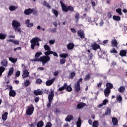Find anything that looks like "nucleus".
<instances>
[{
	"instance_id": "dca6fc26",
	"label": "nucleus",
	"mask_w": 127,
	"mask_h": 127,
	"mask_svg": "<svg viewBox=\"0 0 127 127\" xmlns=\"http://www.w3.org/2000/svg\"><path fill=\"white\" fill-rule=\"evenodd\" d=\"M127 50H122L120 51L119 55L122 57H125L127 56Z\"/></svg>"
},
{
	"instance_id": "c85d7f7f",
	"label": "nucleus",
	"mask_w": 127,
	"mask_h": 127,
	"mask_svg": "<svg viewBox=\"0 0 127 127\" xmlns=\"http://www.w3.org/2000/svg\"><path fill=\"white\" fill-rule=\"evenodd\" d=\"M114 86L113 85V84L108 82L106 84V88L107 89H110V90L113 89Z\"/></svg>"
},
{
	"instance_id": "603ef678",
	"label": "nucleus",
	"mask_w": 127,
	"mask_h": 127,
	"mask_svg": "<svg viewBox=\"0 0 127 127\" xmlns=\"http://www.w3.org/2000/svg\"><path fill=\"white\" fill-rule=\"evenodd\" d=\"M5 70V68L3 66H0V72L3 73Z\"/></svg>"
},
{
	"instance_id": "09e8293b",
	"label": "nucleus",
	"mask_w": 127,
	"mask_h": 127,
	"mask_svg": "<svg viewBox=\"0 0 127 127\" xmlns=\"http://www.w3.org/2000/svg\"><path fill=\"white\" fill-rule=\"evenodd\" d=\"M75 76H76V73H75L74 72H71L70 74L69 75V78L70 79H73V78H74V77H75Z\"/></svg>"
},
{
	"instance_id": "58836bf2",
	"label": "nucleus",
	"mask_w": 127,
	"mask_h": 127,
	"mask_svg": "<svg viewBox=\"0 0 127 127\" xmlns=\"http://www.w3.org/2000/svg\"><path fill=\"white\" fill-rule=\"evenodd\" d=\"M6 37V34H3L2 33H0V39L1 40H4L5 38Z\"/></svg>"
},
{
	"instance_id": "9d476101",
	"label": "nucleus",
	"mask_w": 127,
	"mask_h": 127,
	"mask_svg": "<svg viewBox=\"0 0 127 127\" xmlns=\"http://www.w3.org/2000/svg\"><path fill=\"white\" fill-rule=\"evenodd\" d=\"M91 47L93 50L96 51V50H98V49H100L101 50V46L100 45L97 44V42H94L91 45Z\"/></svg>"
},
{
	"instance_id": "e2e57ef3",
	"label": "nucleus",
	"mask_w": 127,
	"mask_h": 127,
	"mask_svg": "<svg viewBox=\"0 0 127 127\" xmlns=\"http://www.w3.org/2000/svg\"><path fill=\"white\" fill-rule=\"evenodd\" d=\"M35 103H38L39 102V97L37 96L35 98Z\"/></svg>"
},
{
	"instance_id": "1a4fd4ad",
	"label": "nucleus",
	"mask_w": 127,
	"mask_h": 127,
	"mask_svg": "<svg viewBox=\"0 0 127 127\" xmlns=\"http://www.w3.org/2000/svg\"><path fill=\"white\" fill-rule=\"evenodd\" d=\"M41 55H42V53L41 52H37L35 55V59L31 60V61H33L34 62H40V61L37 60H39V59H40V58H39V57H40Z\"/></svg>"
},
{
	"instance_id": "393cba45",
	"label": "nucleus",
	"mask_w": 127,
	"mask_h": 127,
	"mask_svg": "<svg viewBox=\"0 0 127 127\" xmlns=\"http://www.w3.org/2000/svg\"><path fill=\"white\" fill-rule=\"evenodd\" d=\"M112 123L114 126H118V124H119L118 119L116 117H113L112 118Z\"/></svg>"
},
{
	"instance_id": "680f3d73",
	"label": "nucleus",
	"mask_w": 127,
	"mask_h": 127,
	"mask_svg": "<svg viewBox=\"0 0 127 127\" xmlns=\"http://www.w3.org/2000/svg\"><path fill=\"white\" fill-rule=\"evenodd\" d=\"M107 16L109 18H112V13L111 12H109L107 13Z\"/></svg>"
},
{
	"instance_id": "a18cd8bd",
	"label": "nucleus",
	"mask_w": 127,
	"mask_h": 127,
	"mask_svg": "<svg viewBox=\"0 0 127 127\" xmlns=\"http://www.w3.org/2000/svg\"><path fill=\"white\" fill-rule=\"evenodd\" d=\"M116 11L117 13L119 14V15H123V12H122V9L121 8L116 9Z\"/></svg>"
},
{
	"instance_id": "37998d69",
	"label": "nucleus",
	"mask_w": 127,
	"mask_h": 127,
	"mask_svg": "<svg viewBox=\"0 0 127 127\" xmlns=\"http://www.w3.org/2000/svg\"><path fill=\"white\" fill-rule=\"evenodd\" d=\"M52 11L54 13V14H55L56 17H58V11L53 8L52 9Z\"/></svg>"
},
{
	"instance_id": "8fccbe9b",
	"label": "nucleus",
	"mask_w": 127,
	"mask_h": 127,
	"mask_svg": "<svg viewBox=\"0 0 127 127\" xmlns=\"http://www.w3.org/2000/svg\"><path fill=\"white\" fill-rule=\"evenodd\" d=\"M117 101H118L119 103H121L122 101H123V97L121 95H119L118 97H117Z\"/></svg>"
},
{
	"instance_id": "ddd939ff",
	"label": "nucleus",
	"mask_w": 127,
	"mask_h": 127,
	"mask_svg": "<svg viewBox=\"0 0 127 127\" xmlns=\"http://www.w3.org/2000/svg\"><path fill=\"white\" fill-rule=\"evenodd\" d=\"M22 76L23 79H25V78H27V77H29V72L28 70L26 69L23 70Z\"/></svg>"
},
{
	"instance_id": "4d7b16f0",
	"label": "nucleus",
	"mask_w": 127,
	"mask_h": 127,
	"mask_svg": "<svg viewBox=\"0 0 127 127\" xmlns=\"http://www.w3.org/2000/svg\"><path fill=\"white\" fill-rule=\"evenodd\" d=\"M107 103H109V100L108 99H105L103 101V104L105 106V105H107Z\"/></svg>"
},
{
	"instance_id": "e433bc0d",
	"label": "nucleus",
	"mask_w": 127,
	"mask_h": 127,
	"mask_svg": "<svg viewBox=\"0 0 127 127\" xmlns=\"http://www.w3.org/2000/svg\"><path fill=\"white\" fill-rule=\"evenodd\" d=\"M9 61H11L12 63H16L17 62V59H15L12 57L9 58Z\"/></svg>"
},
{
	"instance_id": "6ab92c4d",
	"label": "nucleus",
	"mask_w": 127,
	"mask_h": 127,
	"mask_svg": "<svg viewBox=\"0 0 127 127\" xmlns=\"http://www.w3.org/2000/svg\"><path fill=\"white\" fill-rule=\"evenodd\" d=\"M111 44L113 47H118V41H117V39H112L111 41Z\"/></svg>"
},
{
	"instance_id": "774afa93",
	"label": "nucleus",
	"mask_w": 127,
	"mask_h": 127,
	"mask_svg": "<svg viewBox=\"0 0 127 127\" xmlns=\"http://www.w3.org/2000/svg\"><path fill=\"white\" fill-rule=\"evenodd\" d=\"M32 12L33 14H37V11L35 9H32Z\"/></svg>"
},
{
	"instance_id": "ea45409f",
	"label": "nucleus",
	"mask_w": 127,
	"mask_h": 127,
	"mask_svg": "<svg viewBox=\"0 0 127 127\" xmlns=\"http://www.w3.org/2000/svg\"><path fill=\"white\" fill-rule=\"evenodd\" d=\"M93 127H99V122L98 121H94L92 123Z\"/></svg>"
},
{
	"instance_id": "bb28decb",
	"label": "nucleus",
	"mask_w": 127,
	"mask_h": 127,
	"mask_svg": "<svg viewBox=\"0 0 127 127\" xmlns=\"http://www.w3.org/2000/svg\"><path fill=\"white\" fill-rule=\"evenodd\" d=\"M1 65L2 67H7V61L4 60L1 62Z\"/></svg>"
},
{
	"instance_id": "f8f14e48",
	"label": "nucleus",
	"mask_w": 127,
	"mask_h": 127,
	"mask_svg": "<svg viewBox=\"0 0 127 127\" xmlns=\"http://www.w3.org/2000/svg\"><path fill=\"white\" fill-rule=\"evenodd\" d=\"M25 24L27 25V27L30 28V27H32L34 25L33 23H30V20L27 19L25 21Z\"/></svg>"
},
{
	"instance_id": "3c124183",
	"label": "nucleus",
	"mask_w": 127,
	"mask_h": 127,
	"mask_svg": "<svg viewBox=\"0 0 127 127\" xmlns=\"http://www.w3.org/2000/svg\"><path fill=\"white\" fill-rule=\"evenodd\" d=\"M65 62H66L65 59H62L60 60V64H65Z\"/></svg>"
},
{
	"instance_id": "5701e85b",
	"label": "nucleus",
	"mask_w": 127,
	"mask_h": 127,
	"mask_svg": "<svg viewBox=\"0 0 127 127\" xmlns=\"http://www.w3.org/2000/svg\"><path fill=\"white\" fill-rule=\"evenodd\" d=\"M74 17L76 23H78L79 22V19H80V13L78 12L76 13Z\"/></svg>"
},
{
	"instance_id": "20e7f679",
	"label": "nucleus",
	"mask_w": 127,
	"mask_h": 127,
	"mask_svg": "<svg viewBox=\"0 0 127 127\" xmlns=\"http://www.w3.org/2000/svg\"><path fill=\"white\" fill-rule=\"evenodd\" d=\"M20 23L16 20H13L12 22V26L13 27L14 30L16 32H21V28L19 27L20 26Z\"/></svg>"
},
{
	"instance_id": "4be33fe9",
	"label": "nucleus",
	"mask_w": 127,
	"mask_h": 127,
	"mask_svg": "<svg viewBox=\"0 0 127 127\" xmlns=\"http://www.w3.org/2000/svg\"><path fill=\"white\" fill-rule=\"evenodd\" d=\"M75 46V45L72 43H69L67 45V48L68 50H71V49H73L74 48V47Z\"/></svg>"
},
{
	"instance_id": "39448f33",
	"label": "nucleus",
	"mask_w": 127,
	"mask_h": 127,
	"mask_svg": "<svg viewBox=\"0 0 127 127\" xmlns=\"http://www.w3.org/2000/svg\"><path fill=\"white\" fill-rule=\"evenodd\" d=\"M54 98V90L51 89L50 94L48 95L49 103L47 104V108H50L51 107V104H52V100Z\"/></svg>"
},
{
	"instance_id": "6e6d98bb",
	"label": "nucleus",
	"mask_w": 127,
	"mask_h": 127,
	"mask_svg": "<svg viewBox=\"0 0 127 127\" xmlns=\"http://www.w3.org/2000/svg\"><path fill=\"white\" fill-rule=\"evenodd\" d=\"M36 83L37 84H41V83H42V80H41L40 78H38L36 80Z\"/></svg>"
},
{
	"instance_id": "bf43d9fd",
	"label": "nucleus",
	"mask_w": 127,
	"mask_h": 127,
	"mask_svg": "<svg viewBox=\"0 0 127 127\" xmlns=\"http://www.w3.org/2000/svg\"><path fill=\"white\" fill-rule=\"evenodd\" d=\"M13 43L14 44H16V45H19V41H18L17 40H14L13 41Z\"/></svg>"
},
{
	"instance_id": "6e6552de",
	"label": "nucleus",
	"mask_w": 127,
	"mask_h": 127,
	"mask_svg": "<svg viewBox=\"0 0 127 127\" xmlns=\"http://www.w3.org/2000/svg\"><path fill=\"white\" fill-rule=\"evenodd\" d=\"M6 87L7 88H9V97H14L15 96H16V92H15V91L12 90V86L6 85Z\"/></svg>"
},
{
	"instance_id": "0eeeda50",
	"label": "nucleus",
	"mask_w": 127,
	"mask_h": 127,
	"mask_svg": "<svg viewBox=\"0 0 127 127\" xmlns=\"http://www.w3.org/2000/svg\"><path fill=\"white\" fill-rule=\"evenodd\" d=\"M33 112H34V107H33V105L31 104L30 107H27L26 114L27 116H31L33 114Z\"/></svg>"
},
{
	"instance_id": "4468645a",
	"label": "nucleus",
	"mask_w": 127,
	"mask_h": 127,
	"mask_svg": "<svg viewBox=\"0 0 127 127\" xmlns=\"http://www.w3.org/2000/svg\"><path fill=\"white\" fill-rule=\"evenodd\" d=\"M85 106H87L86 103L81 102L77 105L76 108L78 110H80L81 109H83V108H84Z\"/></svg>"
},
{
	"instance_id": "b1692460",
	"label": "nucleus",
	"mask_w": 127,
	"mask_h": 127,
	"mask_svg": "<svg viewBox=\"0 0 127 127\" xmlns=\"http://www.w3.org/2000/svg\"><path fill=\"white\" fill-rule=\"evenodd\" d=\"M13 72H14V69L13 68V67L9 68L7 74V77H10V76L13 74Z\"/></svg>"
},
{
	"instance_id": "423d86ee",
	"label": "nucleus",
	"mask_w": 127,
	"mask_h": 127,
	"mask_svg": "<svg viewBox=\"0 0 127 127\" xmlns=\"http://www.w3.org/2000/svg\"><path fill=\"white\" fill-rule=\"evenodd\" d=\"M83 81V78H80L76 83H74V89L77 93L81 91V85L80 83Z\"/></svg>"
},
{
	"instance_id": "2eb2a0df",
	"label": "nucleus",
	"mask_w": 127,
	"mask_h": 127,
	"mask_svg": "<svg viewBox=\"0 0 127 127\" xmlns=\"http://www.w3.org/2000/svg\"><path fill=\"white\" fill-rule=\"evenodd\" d=\"M54 81H55V77L53 78L51 80H48L46 82V86H51L53 83H54Z\"/></svg>"
},
{
	"instance_id": "c756f323",
	"label": "nucleus",
	"mask_w": 127,
	"mask_h": 127,
	"mask_svg": "<svg viewBox=\"0 0 127 127\" xmlns=\"http://www.w3.org/2000/svg\"><path fill=\"white\" fill-rule=\"evenodd\" d=\"M125 90L126 88L124 86H122L120 87V88H118V91L120 92V93H124Z\"/></svg>"
},
{
	"instance_id": "f3484780",
	"label": "nucleus",
	"mask_w": 127,
	"mask_h": 127,
	"mask_svg": "<svg viewBox=\"0 0 127 127\" xmlns=\"http://www.w3.org/2000/svg\"><path fill=\"white\" fill-rule=\"evenodd\" d=\"M32 9L29 8L28 9H25L24 13L25 15H29L31 13H32Z\"/></svg>"
},
{
	"instance_id": "052dcab7",
	"label": "nucleus",
	"mask_w": 127,
	"mask_h": 127,
	"mask_svg": "<svg viewBox=\"0 0 127 127\" xmlns=\"http://www.w3.org/2000/svg\"><path fill=\"white\" fill-rule=\"evenodd\" d=\"M58 74H59V71L57 70L56 71L54 72V76H55V77H56V76H58Z\"/></svg>"
},
{
	"instance_id": "c03bdc74",
	"label": "nucleus",
	"mask_w": 127,
	"mask_h": 127,
	"mask_svg": "<svg viewBox=\"0 0 127 127\" xmlns=\"http://www.w3.org/2000/svg\"><path fill=\"white\" fill-rule=\"evenodd\" d=\"M44 48L46 51H49L50 50H51V48H50V47L48 45H45L44 46Z\"/></svg>"
},
{
	"instance_id": "864d4df0",
	"label": "nucleus",
	"mask_w": 127,
	"mask_h": 127,
	"mask_svg": "<svg viewBox=\"0 0 127 127\" xmlns=\"http://www.w3.org/2000/svg\"><path fill=\"white\" fill-rule=\"evenodd\" d=\"M15 77H19V76H20V71L19 70H18L15 75Z\"/></svg>"
},
{
	"instance_id": "cd10ccee",
	"label": "nucleus",
	"mask_w": 127,
	"mask_h": 127,
	"mask_svg": "<svg viewBox=\"0 0 127 127\" xmlns=\"http://www.w3.org/2000/svg\"><path fill=\"white\" fill-rule=\"evenodd\" d=\"M7 115H8V113L5 112L4 114L2 115V120H3V121H6V120H7Z\"/></svg>"
},
{
	"instance_id": "7c9ffc66",
	"label": "nucleus",
	"mask_w": 127,
	"mask_h": 127,
	"mask_svg": "<svg viewBox=\"0 0 127 127\" xmlns=\"http://www.w3.org/2000/svg\"><path fill=\"white\" fill-rule=\"evenodd\" d=\"M30 84H31V82L29 80H26V81L24 82V86L25 87H28V86H30Z\"/></svg>"
},
{
	"instance_id": "a211bd4d",
	"label": "nucleus",
	"mask_w": 127,
	"mask_h": 127,
	"mask_svg": "<svg viewBox=\"0 0 127 127\" xmlns=\"http://www.w3.org/2000/svg\"><path fill=\"white\" fill-rule=\"evenodd\" d=\"M33 93L36 96H41V95L43 94V91H42V90L39 91L38 90H34Z\"/></svg>"
},
{
	"instance_id": "49530a36",
	"label": "nucleus",
	"mask_w": 127,
	"mask_h": 127,
	"mask_svg": "<svg viewBox=\"0 0 127 127\" xmlns=\"http://www.w3.org/2000/svg\"><path fill=\"white\" fill-rule=\"evenodd\" d=\"M89 79H91V74H88L85 75L84 81H89Z\"/></svg>"
},
{
	"instance_id": "338daca9",
	"label": "nucleus",
	"mask_w": 127,
	"mask_h": 127,
	"mask_svg": "<svg viewBox=\"0 0 127 127\" xmlns=\"http://www.w3.org/2000/svg\"><path fill=\"white\" fill-rule=\"evenodd\" d=\"M108 42H109V40H105L103 41V44H108Z\"/></svg>"
},
{
	"instance_id": "473e14b6",
	"label": "nucleus",
	"mask_w": 127,
	"mask_h": 127,
	"mask_svg": "<svg viewBox=\"0 0 127 127\" xmlns=\"http://www.w3.org/2000/svg\"><path fill=\"white\" fill-rule=\"evenodd\" d=\"M81 125H82V120H81V117H79L76 122V126L77 127H81Z\"/></svg>"
},
{
	"instance_id": "c9c22d12",
	"label": "nucleus",
	"mask_w": 127,
	"mask_h": 127,
	"mask_svg": "<svg viewBox=\"0 0 127 127\" xmlns=\"http://www.w3.org/2000/svg\"><path fill=\"white\" fill-rule=\"evenodd\" d=\"M113 18L114 20H116V21H120L121 20V17L120 16L114 15Z\"/></svg>"
},
{
	"instance_id": "a19ab883",
	"label": "nucleus",
	"mask_w": 127,
	"mask_h": 127,
	"mask_svg": "<svg viewBox=\"0 0 127 127\" xmlns=\"http://www.w3.org/2000/svg\"><path fill=\"white\" fill-rule=\"evenodd\" d=\"M111 108L108 107L107 111L105 113V116H108V115H111Z\"/></svg>"
},
{
	"instance_id": "13d9d810",
	"label": "nucleus",
	"mask_w": 127,
	"mask_h": 127,
	"mask_svg": "<svg viewBox=\"0 0 127 127\" xmlns=\"http://www.w3.org/2000/svg\"><path fill=\"white\" fill-rule=\"evenodd\" d=\"M56 31H57V29H56V28H53L51 30V32H52L53 33H56Z\"/></svg>"
},
{
	"instance_id": "5fc2aeb1",
	"label": "nucleus",
	"mask_w": 127,
	"mask_h": 127,
	"mask_svg": "<svg viewBox=\"0 0 127 127\" xmlns=\"http://www.w3.org/2000/svg\"><path fill=\"white\" fill-rule=\"evenodd\" d=\"M49 43L51 45H52L53 44H54L55 43V40H51L49 41Z\"/></svg>"
},
{
	"instance_id": "f704fd0d",
	"label": "nucleus",
	"mask_w": 127,
	"mask_h": 127,
	"mask_svg": "<svg viewBox=\"0 0 127 127\" xmlns=\"http://www.w3.org/2000/svg\"><path fill=\"white\" fill-rule=\"evenodd\" d=\"M60 57H61V58H63V59H66V58L68 57V54H61L60 55Z\"/></svg>"
},
{
	"instance_id": "79ce46f5",
	"label": "nucleus",
	"mask_w": 127,
	"mask_h": 127,
	"mask_svg": "<svg viewBox=\"0 0 127 127\" xmlns=\"http://www.w3.org/2000/svg\"><path fill=\"white\" fill-rule=\"evenodd\" d=\"M110 53H114V54H118V52L117 50H116V48H113L112 49H111L110 51Z\"/></svg>"
},
{
	"instance_id": "7ed1b4c3",
	"label": "nucleus",
	"mask_w": 127,
	"mask_h": 127,
	"mask_svg": "<svg viewBox=\"0 0 127 127\" xmlns=\"http://www.w3.org/2000/svg\"><path fill=\"white\" fill-rule=\"evenodd\" d=\"M60 4L62 6V9L63 11H64V12H68L69 10V11H74V7L72 6H66V5L63 3V1L62 0L60 1Z\"/></svg>"
},
{
	"instance_id": "0e129e2a",
	"label": "nucleus",
	"mask_w": 127,
	"mask_h": 127,
	"mask_svg": "<svg viewBox=\"0 0 127 127\" xmlns=\"http://www.w3.org/2000/svg\"><path fill=\"white\" fill-rule=\"evenodd\" d=\"M70 30L71 32H72V33H76V29H75L74 28H70Z\"/></svg>"
},
{
	"instance_id": "72a5a7b5",
	"label": "nucleus",
	"mask_w": 127,
	"mask_h": 127,
	"mask_svg": "<svg viewBox=\"0 0 127 127\" xmlns=\"http://www.w3.org/2000/svg\"><path fill=\"white\" fill-rule=\"evenodd\" d=\"M9 9L10 11H13L15 10V9H17V6L11 5L9 7Z\"/></svg>"
},
{
	"instance_id": "9b49d317",
	"label": "nucleus",
	"mask_w": 127,
	"mask_h": 127,
	"mask_svg": "<svg viewBox=\"0 0 127 127\" xmlns=\"http://www.w3.org/2000/svg\"><path fill=\"white\" fill-rule=\"evenodd\" d=\"M77 35L81 39L85 38V33L82 30H78L77 31Z\"/></svg>"
},
{
	"instance_id": "a878e982",
	"label": "nucleus",
	"mask_w": 127,
	"mask_h": 127,
	"mask_svg": "<svg viewBox=\"0 0 127 127\" xmlns=\"http://www.w3.org/2000/svg\"><path fill=\"white\" fill-rule=\"evenodd\" d=\"M66 86L67 83H64L62 87L59 88L58 91H59L60 92H62V91H64V90H65Z\"/></svg>"
},
{
	"instance_id": "de8ad7c7",
	"label": "nucleus",
	"mask_w": 127,
	"mask_h": 127,
	"mask_svg": "<svg viewBox=\"0 0 127 127\" xmlns=\"http://www.w3.org/2000/svg\"><path fill=\"white\" fill-rule=\"evenodd\" d=\"M43 5H45V6H47V7H48V8H51V6L49 5V3H47L46 1H44Z\"/></svg>"
},
{
	"instance_id": "f03ea898",
	"label": "nucleus",
	"mask_w": 127,
	"mask_h": 127,
	"mask_svg": "<svg viewBox=\"0 0 127 127\" xmlns=\"http://www.w3.org/2000/svg\"><path fill=\"white\" fill-rule=\"evenodd\" d=\"M41 41V39L38 37H36L33 38L31 41V49H33V50H34V48L35 46H38L39 47L40 46V44L39 42Z\"/></svg>"
},
{
	"instance_id": "4c0bfd02",
	"label": "nucleus",
	"mask_w": 127,
	"mask_h": 127,
	"mask_svg": "<svg viewBox=\"0 0 127 127\" xmlns=\"http://www.w3.org/2000/svg\"><path fill=\"white\" fill-rule=\"evenodd\" d=\"M43 126H44V123L43 121H41L37 124V127H42Z\"/></svg>"
},
{
	"instance_id": "aec40b11",
	"label": "nucleus",
	"mask_w": 127,
	"mask_h": 127,
	"mask_svg": "<svg viewBox=\"0 0 127 127\" xmlns=\"http://www.w3.org/2000/svg\"><path fill=\"white\" fill-rule=\"evenodd\" d=\"M111 93V89L109 88H106L104 90V95L105 97H109L110 93Z\"/></svg>"
},
{
	"instance_id": "2f4dec72",
	"label": "nucleus",
	"mask_w": 127,
	"mask_h": 127,
	"mask_svg": "<svg viewBox=\"0 0 127 127\" xmlns=\"http://www.w3.org/2000/svg\"><path fill=\"white\" fill-rule=\"evenodd\" d=\"M65 90H66L67 92H72V91H73L72 87L70 85H68L67 83Z\"/></svg>"
},
{
	"instance_id": "69168bd1",
	"label": "nucleus",
	"mask_w": 127,
	"mask_h": 127,
	"mask_svg": "<svg viewBox=\"0 0 127 127\" xmlns=\"http://www.w3.org/2000/svg\"><path fill=\"white\" fill-rule=\"evenodd\" d=\"M52 54L54 56H55L56 57H58V54H57L56 52H54L53 51Z\"/></svg>"
},
{
	"instance_id": "412c9836",
	"label": "nucleus",
	"mask_w": 127,
	"mask_h": 127,
	"mask_svg": "<svg viewBox=\"0 0 127 127\" xmlns=\"http://www.w3.org/2000/svg\"><path fill=\"white\" fill-rule=\"evenodd\" d=\"M72 120H74V117L73 115H68L65 119L66 122H71Z\"/></svg>"
},
{
	"instance_id": "f257e3e1",
	"label": "nucleus",
	"mask_w": 127,
	"mask_h": 127,
	"mask_svg": "<svg viewBox=\"0 0 127 127\" xmlns=\"http://www.w3.org/2000/svg\"><path fill=\"white\" fill-rule=\"evenodd\" d=\"M52 53H53V51H51V50L50 51H47L44 52L45 56L40 57V59L36 60L37 61H40V62H42L43 66H45L46 63H48V62L50 61V57H49V55H51Z\"/></svg>"
}]
</instances>
